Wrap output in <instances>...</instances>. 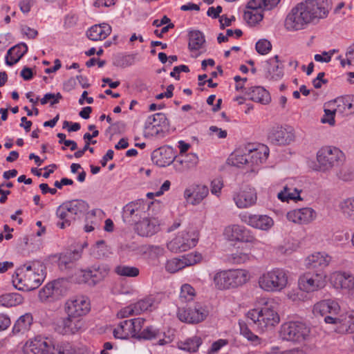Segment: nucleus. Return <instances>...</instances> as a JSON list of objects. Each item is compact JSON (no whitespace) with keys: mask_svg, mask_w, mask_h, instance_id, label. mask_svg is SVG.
Listing matches in <instances>:
<instances>
[{"mask_svg":"<svg viewBox=\"0 0 354 354\" xmlns=\"http://www.w3.org/2000/svg\"><path fill=\"white\" fill-rule=\"evenodd\" d=\"M328 0H306L294 7L287 15L285 26L289 30L304 29L310 23L327 17Z\"/></svg>","mask_w":354,"mask_h":354,"instance_id":"1","label":"nucleus"},{"mask_svg":"<svg viewBox=\"0 0 354 354\" xmlns=\"http://www.w3.org/2000/svg\"><path fill=\"white\" fill-rule=\"evenodd\" d=\"M46 277V267L39 261L28 262L21 266L16 271V279L19 290L30 291L37 288Z\"/></svg>","mask_w":354,"mask_h":354,"instance_id":"2","label":"nucleus"},{"mask_svg":"<svg viewBox=\"0 0 354 354\" xmlns=\"http://www.w3.org/2000/svg\"><path fill=\"white\" fill-rule=\"evenodd\" d=\"M277 306L274 299H268L260 309L249 310L246 315L247 317L261 332L272 328L280 322Z\"/></svg>","mask_w":354,"mask_h":354,"instance_id":"3","label":"nucleus"},{"mask_svg":"<svg viewBox=\"0 0 354 354\" xmlns=\"http://www.w3.org/2000/svg\"><path fill=\"white\" fill-rule=\"evenodd\" d=\"M88 203L81 199L65 201L56 209V216L59 218L57 226L64 229L71 225L77 219H80L88 212Z\"/></svg>","mask_w":354,"mask_h":354,"instance_id":"4","label":"nucleus"},{"mask_svg":"<svg viewBox=\"0 0 354 354\" xmlns=\"http://www.w3.org/2000/svg\"><path fill=\"white\" fill-rule=\"evenodd\" d=\"M250 279L249 271L244 269L220 270L213 277V282L218 290L236 288L245 284Z\"/></svg>","mask_w":354,"mask_h":354,"instance_id":"5","label":"nucleus"},{"mask_svg":"<svg viewBox=\"0 0 354 354\" xmlns=\"http://www.w3.org/2000/svg\"><path fill=\"white\" fill-rule=\"evenodd\" d=\"M258 286L268 292H279L284 290L289 283L288 271L275 268L262 273L258 278Z\"/></svg>","mask_w":354,"mask_h":354,"instance_id":"6","label":"nucleus"},{"mask_svg":"<svg viewBox=\"0 0 354 354\" xmlns=\"http://www.w3.org/2000/svg\"><path fill=\"white\" fill-rule=\"evenodd\" d=\"M345 155L342 150L334 146H323L316 153L317 166L316 171L328 173L341 166L345 161Z\"/></svg>","mask_w":354,"mask_h":354,"instance_id":"7","label":"nucleus"},{"mask_svg":"<svg viewBox=\"0 0 354 354\" xmlns=\"http://www.w3.org/2000/svg\"><path fill=\"white\" fill-rule=\"evenodd\" d=\"M161 211L159 201L148 203L142 199L136 200L127 204L123 207L122 218L129 224H136L143 217L147 216L148 212Z\"/></svg>","mask_w":354,"mask_h":354,"instance_id":"8","label":"nucleus"},{"mask_svg":"<svg viewBox=\"0 0 354 354\" xmlns=\"http://www.w3.org/2000/svg\"><path fill=\"white\" fill-rule=\"evenodd\" d=\"M310 333V328L302 321H289L280 326L279 337L281 339L295 343L306 340Z\"/></svg>","mask_w":354,"mask_h":354,"instance_id":"9","label":"nucleus"},{"mask_svg":"<svg viewBox=\"0 0 354 354\" xmlns=\"http://www.w3.org/2000/svg\"><path fill=\"white\" fill-rule=\"evenodd\" d=\"M91 301L85 295H79L70 297L63 306L65 314H70L83 319L91 311Z\"/></svg>","mask_w":354,"mask_h":354,"instance_id":"10","label":"nucleus"},{"mask_svg":"<svg viewBox=\"0 0 354 354\" xmlns=\"http://www.w3.org/2000/svg\"><path fill=\"white\" fill-rule=\"evenodd\" d=\"M339 310L340 306L336 300L325 299L314 305L313 313L315 316H325L324 321L326 324H337L340 323V318L335 316Z\"/></svg>","mask_w":354,"mask_h":354,"instance_id":"11","label":"nucleus"},{"mask_svg":"<svg viewBox=\"0 0 354 354\" xmlns=\"http://www.w3.org/2000/svg\"><path fill=\"white\" fill-rule=\"evenodd\" d=\"M326 279L324 272H308L299 278V287L301 290L306 292L317 291L326 286Z\"/></svg>","mask_w":354,"mask_h":354,"instance_id":"12","label":"nucleus"},{"mask_svg":"<svg viewBox=\"0 0 354 354\" xmlns=\"http://www.w3.org/2000/svg\"><path fill=\"white\" fill-rule=\"evenodd\" d=\"M145 319L143 318H135L120 322L113 330V335L118 339H127L133 337L139 334Z\"/></svg>","mask_w":354,"mask_h":354,"instance_id":"13","label":"nucleus"},{"mask_svg":"<svg viewBox=\"0 0 354 354\" xmlns=\"http://www.w3.org/2000/svg\"><path fill=\"white\" fill-rule=\"evenodd\" d=\"M332 285L354 299V276L350 272L336 271L330 277Z\"/></svg>","mask_w":354,"mask_h":354,"instance_id":"14","label":"nucleus"},{"mask_svg":"<svg viewBox=\"0 0 354 354\" xmlns=\"http://www.w3.org/2000/svg\"><path fill=\"white\" fill-rule=\"evenodd\" d=\"M208 314L209 310L207 307L198 303L188 308H178L177 312V316L181 322L189 324L199 323L203 321Z\"/></svg>","mask_w":354,"mask_h":354,"instance_id":"15","label":"nucleus"},{"mask_svg":"<svg viewBox=\"0 0 354 354\" xmlns=\"http://www.w3.org/2000/svg\"><path fill=\"white\" fill-rule=\"evenodd\" d=\"M160 212H148L147 216L143 217L136 224V230L142 236H149L159 230L160 221L158 214Z\"/></svg>","mask_w":354,"mask_h":354,"instance_id":"16","label":"nucleus"},{"mask_svg":"<svg viewBox=\"0 0 354 354\" xmlns=\"http://www.w3.org/2000/svg\"><path fill=\"white\" fill-rule=\"evenodd\" d=\"M85 322L81 317L66 314L56 326L55 330L62 335H74L80 332L84 328Z\"/></svg>","mask_w":354,"mask_h":354,"instance_id":"17","label":"nucleus"},{"mask_svg":"<svg viewBox=\"0 0 354 354\" xmlns=\"http://www.w3.org/2000/svg\"><path fill=\"white\" fill-rule=\"evenodd\" d=\"M223 235L228 241L252 243L254 238L244 227L239 225H232L226 227Z\"/></svg>","mask_w":354,"mask_h":354,"instance_id":"18","label":"nucleus"},{"mask_svg":"<svg viewBox=\"0 0 354 354\" xmlns=\"http://www.w3.org/2000/svg\"><path fill=\"white\" fill-rule=\"evenodd\" d=\"M232 199L238 208L246 209L256 204L257 195L254 188L247 187L234 192Z\"/></svg>","mask_w":354,"mask_h":354,"instance_id":"19","label":"nucleus"},{"mask_svg":"<svg viewBox=\"0 0 354 354\" xmlns=\"http://www.w3.org/2000/svg\"><path fill=\"white\" fill-rule=\"evenodd\" d=\"M240 218L247 225L261 230H268L274 224L272 218L267 215L244 213L240 214Z\"/></svg>","mask_w":354,"mask_h":354,"instance_id":"20","label":"nucleus"},{"mask_svg":"<svg viewBox=\"0 0 354 354\" xmlns=\"http://www.w3.org/2000/svg\"><path fill=\"white\" fill-rule=\"evenodd\" d=\"M316 212L311 207L291 210L287 214L288 221L298 224H308L316 218Z\"/></svg>","mask_w":354,"mask_h":354,"instance_id":"21","label":"nucleus"},{"mask_svg":"<svg viewBox=\"0 0 354 354\" xmlns=\"http://www.w3.org/2000/svg\"><path fill=\"white\" fill-rule=\"evenodd\" d=\"M331 257L324 252H314L305 259V266L308 269H316L317 272H324L331 261Z\"/></svg>","mask_w":354,"mask_h":354,"instance_id":"22","label":"nucleus"},{"mask_svg":"<svg viewBox=\"0 0 354 354\" xmlns=\"http://www.w3.org/2000/svg\"><path fill=\"white\" fill-rule=\"evenodd\" d=\"M209 189L205 185H192L184 192L185 200L193 205H198L208 195Z\"/></svg>","mask_w":354,"mask_h":354,"instance_id":"23","label":"nucleus"},{"mask_svg":"<svg viewBox=\"0 0 354 354\" xmlns=\"http://www.w3.org/2000/svg\"><path fill=\"white\" fill-rule=\"evenodd\" d=\"M268 139L278 145H288L295 139V135L292 130H288L282 127H273L268 134Z\"/></svg>","mask_w":354,"mask_h":354,"instance_id":"24","label":"nucleus"},{"mask_svg":"<svg viewBox=\"0 0 354 354\" xmlns=\"http://www.w3.org/2000/svg\"><path fill=\"white\" fill-rule=\"evenodd\" d=\"M49 340L40 336L29 339L24 345L23 354H48Z\"/></svg>","mask_w":354,"mask_h":354,"instance_id":"25","label":"nucleus"},{"mask_svg":"<svg viewBox=\"0 0 354 354\" xmlns=\"http://www.w3.org/2000/svg\"><path fill=\"white\" fill-rule=\"evenodd\" d=\"M328 106L336 109L337 114L348 115L354 113V95L337 97L328 102Z\"/></svg>","mask_w":354,"mask_h":354,"instance_id":"26","label":"nucleus"},{"mask_svg":"<svg viewBox=\"0 0 354 354\" xmlns=\"http://www.w3.org/2000/svg\"><path fill=\"white\" fill-rule=\"evenodd\" d=\"M133 248V258L153 259L163 254V248L158 245H138Z\"/></svg>","mask_w":354,"mask_h":354,"instance_id":"27","label":"nucleus"},{"mask_svg":"<svg viewBox=\"0 0 354 354\" xmlns=\"http://www.w3.org/2000/svg\"><path fill=\"white\" fill-rule=\"evenodd\" d=\"M85 245H72L66 252L62 253L59 258V265L66 268L82 257Z\"/></svg>","mask_w":354,"mask_h":354,"instance_id":"28","label":"nucleus"},{"mask_svg":"<svg viewBox=\"0 0 354 354\" xmlns=\"http://www.w3.org/2000/svg\"><path fill=\"white\" fill-rule=\"evenodd\" d=\"M153 162L163 167L169 165L174 160L171 147L160 148L155 150L151 155Z\"/></svg>","mask_w":354,"mask_h":354,"instance_id":"29","label":"nucleus"},{"mask_svg":"<svg viewBox=\"0 0 354 354\" xmlns=\"http://www.w3.org/2000/svg\"><path fill=\"white\" fill-rule=\"evenodd\" d=\"M111 32V27L105 23L93 26L86 32L88 38L92 41L105 39Z\"/></svg>","mask_w":354,"mask_h":354,"instance_id":"30","label":"nucleus"},{"mask_svg":"<svg viewBox=\"0 0 354 354\" xmlns=\"http://www.w3.org/2000/svg\"><path fill=\"white\" fill-rule=\"evenodd\" d=\"M160 303L159 295L147 296L134 304L137 314L156 309Z\"/></svg>","mask_w":354,"mask_h":354,"instance_id":"31","label":"nucleus"},{"mask_svg":"<svg viewBox=\"0 0 354 354\" xmlns=\"http://www.w3.org/2000/svg\"><path fill=\"white\" fill-rule=\"evenodd\" d=\"M250 100L263 104H268L271 97L270 93L262 86H252L245 92Z\"/></svg>","mask_w":354,"mask_h":354,"instance_id":"32","label":"nucleus"},{"mask_svg":"<svg viewBox=\"0 0 354 354\" xmlns=\"http://www.w3.org/2000/svg\"><path fill=\"white\" fill-rule=\"evenodd\" d=\"M28 46L26 44L21 43L10 48L6 55V64L8 66H12L17 63L21 58L27 53Z\"/></svg>","mask_w":354,"mask_h":354,"instance_id":"33","label":"nucleus"},{"mask_svg":"<svg viewBox=\"0 0 354 354\" xmlns=\"http://www.w3.org/2000/svg\"><path fill=\"white\" fill-rule=\"evenodd\" d=\"M250 258V252L249 249L243 246H237L233 248L231 253L227 254V260L232 263H243L249 260Z\"/></svg>","mask_w":354,"mask_h":354,"instance_id":"34","label":"nucleus"},{"mask_svg":"<svg viewBox=\"0 0 354 354\" xmlns=\"http://www.w3.org/2000/svg\"><path fill=\"white\" fill-rule=\"evenodd\" d=\"M267 77L273 80H278L283 75V66L279 63L278 55L269 59L267 62Z\"/></svg>","mask_w":354,"mask_h":354,"instance_id":"35","label":"nucleus"},{"mask_svg":"<svg viewBox=\"0 0 354 354\" xmlns=\"http://www.w3.org/2000/svg\"><path fill=\"white\" fill-rule=\"evenodd\" d=\"M109 268L108 266L95 265L90 268L89 286H95L103 281L109 274Z\"/></svg>","mask_w":354,"mask_h":354,"instance_id":"36","label":"nucleus"},{"mask_svg":"<svg viewBox=\"0 0 354 354\" xmlns=\"http://www.w3.org/2000/svg\"><path fill=\"white\" fill-rule=\"evenodd\" d=\"M269 155V149L267 146L261 145L257 149H250L248 156L251 165L264 162Z\"/></svg>","mask_w":354,"mask_h":354,"instance_id":"37","label":"nucleus"},{"mask_svg":"<svg viewBox=\"0 0 354 354\" xmlns=\"http://www.w3.org/2000/svg\"><path fill=\"white\" fill-rule=\"evenodd\" d=\"M337 207L346 218L354 221V196L340 200Z\"/></svg>","mask_w":354,"mask_h":354,"instance_id":"38","label":"nucleus"},{"mask_svg":"<svg viewBox=\"0 0 354 354\" xmlns=\"http://www.w3.org/2000/svg\"><path fill=\"white\" fill-rule=\"evenodd\" d=\"M203 340L201 337L194 335L193 337L187 338L183 341L178 342V348L180 350L189 352L195 353L198 350V348L202 344Z\"/></svg>","mask_w":354,"mask_h":354,"instance_id":"39","label":"nucleus"},{"mask_svg":"<svg viewBox=\"0 0 354 354\" xmlns=\"http://www.w3.org/2000/svg\"><path fill=\"white\" fill-rule=\"evenodd\" d=\"M205 40L203 34L194 30L189 32V48L192 52L198 51L204 47Z\"/></svg>","mask_w":354,"mask_h":354,"instance_id":"40","label":"nucleus"},{"mask_svg":"<svg viewBox=\"0 0 354 354\" xmlns=\"http://www.w3.org/2000/svg\"><path fill=\"white\" fill-rule=\"evenodd\" d=\"M301 190L297 188L292 187L290 185H286L283 187V190L281 191L278 194L277 197L281 201H287L288 202L290 200L293 201H300L301 200L300 197Z\"/></svg>","mask_w":354,"mask_h":354,"instance_id":"41","label":"nucleus"},{"mask_svg":"<svg viewBox=\"0 0 354 354\" xmlns=\"http://www.w3.org/2000/svg\"><path fill=\"white\" fill-rule=\"evenodd\" d=\"M54 299H59L65 296L69 289V283L66 279H59L51 282Z\"/></svg>","mask_w":354,"mask_h":354,"instance_id":"42","label":"nucleus"},{"mask_svg":"<svg viewBox=\"0 0 354 354\" xmlns=\"http://www.w3.org/2000/svg\"><path fill=\"white\" fill-rule=\"evenodd\" d=\"M90 245L88 250L90 255L95 259H102L109 257L112 254L109 245Z\"/></svg>","mask_w":354,"mask_h":354,"instance_id":"43","label":"nucleus"},{"mask_svg":"<svg viewBox=\"0 0 354 354\" xmlns=\"http://www.w3.org/2000/svg\"><path fill=\"white\" fill-rule=\"evenodd\" d=\"M22 296L17 293H7L0 296V306L12 307L21 304L23 302Z\"/></svg>","mask_w":354,"mask_h":354,"instance_id":"44","label":"nucleus"},{"mask_svg":"<svg viewBox=\"0 0 354 354\" xmlns=\"http://www.w3.org/2000/svg\"><path fill=\"white\" fill-rule=\"evenodd\" d=\"M32 323V317L30 313L21 315L16 322L13 327L15 333L25 332L28 330Z\"/></svg>","mask_w":354,"mask_h":354,"instance_id":"45","label":"nucleus"},{"mask_svg":"<svg viewBox=\"0 0 354 354\" xmlns=\"http://www.w3.org/2000/svg\"><path fill=\"white\" fill-rule=\"evenodd\" d=\"M261 8H248L245 11L243 18L250 26H254L263 19Z\"/></svg>","mask_w":354,"mask_h":354,"instance_id":"46","label":"nucleus"},{"mask_svg":"<svg viewBox=\"0 0 354 354\" xmlns=\"http://www.w3.org/2000/svg\"><path fill=\"white\" fill-rule=\"evenodd\" d=\"M195 297L196 290L190 284L184 283L181 286L178 297L180 302L183 304L190 302Z\"/></svg>","mask_w":354,"mask_h":354,"instance_id":"47","label":"nucleus"},{"mask_svg":"<svg viewBox=\"0 0 354 354\" xmlns=\"http://www.w3.org/2000/svg\"><path fill=\"white\" fill-rule=\"evenodd\" d=\"M280 0H250L247 8H261L262 10H271L278 5Z\"/></svg>","mask_w":354,"mask_h":354,"instance_id":"48","label":"nucleus"},{"mask_svg":"<svg viewBox=\"0 0 354 354\" xmlns=\"http://www.w3.org/2000/svg\"><path fill=\"white\" fill-rule=\"evenodd\" d=\"M48 354H71V345L67 342L53 344L49 341Z\"/></svg>","mask_w":354,"mask_h":354,"instance_id":"49","label":"nucleus"},{"mask_svg":"<svg viewBox=\"0 0 354 354\" xmlns=\"http://www.w3.org/2000/svg\"><path fill=\"white\" fill-rule=\"evenodd\" d=\"M337 114L336 109L328 106V102L324 104V115L321 119L323 124L328 123L330 126H334L335 124V115Z\"/></svg>","mask_w":354,"mask_h":354,"instance_id":"50","label":"nucleus"},{"mask_svg":"<svg viewBox=\"0 0 354 354\" xmlns=\"http://www.w3.org/2000/svg\"><path fill=\"white\" fill-rule=\"evenodd\" d=\"M185 267L196 264L203 259V254L198 252H192L181 257Z\"/></svg>","mask_w":354,"mask_h":354,"instance_id":"51","label":"nucleus"},{"mask_svg":"<svg viewBox=\"0 0 354 354\" xmlns=\"http://www.w3.org/2000/svg\"><path fill=\"white\" fill-rule=\"evenodd\" d=\"M184 268H185L184 261L182 259L178 258H174L167 261L165 266L166 270L170 273H175Z\"/></svg>","mask_w":354,"mask_h":354,"instance_id":"52","label":"nucleus"},{"mask_svg":"<svg viewBox=\"0 0 354 354\" xmlns=\"http://www.w3.org/2000/svg\"><path fill=\"white\" fill-rule=\"evenodd\" d=\"M342 322V330L348 333H354V311L348 313L343 319H340V323Z\"/></svg>","mask_w":354,"mask_h":354,"instance_id":"53","label":"nucleus"},{"mask_svg":"<svg viewBox=\"0 0 354 354\" xmlns=\"http://www.w3.org/2000/svg\"><path fill=\"white\" fill-rule=\"evenodd\" d=\"M161 333L160 330L153 326H148L143 329L142 331L140 330L138 337L145 339H153L160 337Z\"/></svg>","mask_w":354,"mask_h":354,"instance_id":"54","label":"nucleus"},{"mask_svg":"<svg viewBox=\"0 0 354 354\" xmlns=\"http://www.w3.org/2000/svg\"><path fill=\"white\" fill-rule=\"evenodd\" d=\"M115 270L120 276L133 277L139 274V270L137 268L127 266H118Z\"/></svg>","mask_w":354,"mask_h":354,"instance_id":"55","label":"nucleus"},{"mask_svg":"<svg viewBox=\"0 0 354 354\" xmlns=\"http://www.w3.org/2000/svg\"><path fill=\"white\" fill-rule=\"evenodd\" d=\"M72 280L77 283H88L90 281V268L88 270H80L75 272Z\"/></svg>","mask_w":354,"mask_h":354,"instance_id":"56","label":"nucleus"},{"mask_svg":"<svg viewBox=\"0 0 354 354\" xmlns=\"http://www.w3.org/2000/svg\"><path fill=\"white\" fill-rule=\"evenodd\" d=\"M241 334L243 335L249 341L253 342L255 344H260L259 337L254 335L247 326V325L243 322H239Z\"/></svg>","mask_w":354,"mask_h":354,"instance_id":"57","label":"nucleus"},{"mask_svg":"<svg viewBox=\"0 0 354 354\" xmlns=\"http://www.w3.org/2000/svg\"><path fill=\"white\" fill-rule=\"evenodd\" d=\"M337 178L344 181H350L354 180V169L343 167H341L336 174Z\"/></svg>","mask_w":354,"mask_h":354,"instance_id":"58","label":"nucleus"},{"mask_svg":"<svg viewBox=\"0 0 354 354\" xmlns=\"http://www.w3.org/2000/svg\"><path fill=\"white\" fill-rule=\"evenodd\" d=\"M255 48L260 55H267L272 50V44L268 39H261L256 43Z\"/></svg>","mask_w":354,"mask_h":354,"instance_id":"59","label":"nucleus"},{"mask_svg":"<svg viewBox=\"0 0 354 354\" xmlns=\"http://www.w3.org/2000/svg\"><path fill=\"white\" fill-rule=\"evenodd\" d=\"M232 165L240 167L244 165H250L249 158L248 154H241L239 151H236L232 157Z\"/></svg>","mask_w":354,"mask_h":354,"instance_id":"60","label":"nucleus"},{"mask_svg":"<svg viewBox=\"0 0 354 354\" xmlns=\"http://www.w3.org/2000/svg\"><path fill=\"white\" fill-rule=\"evenodd\" d=\"M38 296L41 301H46L50 298L54 299L53 290L51 282L48 283L39 290Z\"/></svg>","mask_w":354,"mask_h":354,"instance_id":"61","label":"nucleus"},{"mask_svg":"<svg viewBox=\"0 0 354 354\" xmlns=\"http://www.w3.org/2000/svg\"><path fill=\"white\" fill-rule=\"evenodd\" d=\"M62 99V95L60 93H48L44 95V96L40 100L41 104H46L50 103L51 106L59 103V100Z\"/></svg>","mask_w":354,"mask_h":354,"instance_id":"62","label":"nucleus"},{"mask_svg":"<svg viewBox=\"0 0 354 354\" xmlns=\"http://www.w3.org/2000/svg\"><path fill=\"white\" fill-rule=\"evenodd\" d=\"M138 245H120L118 250V252L122 259H131L133 258V246H138Z\"/></svg>","mask_w":354,"mask_h":354,"instance_id":"63","label":"nucleus"},{"mask_svg":"<svg viewBox=\"0 0 354 354\" xmlns=\"http://www.w3.org/2000/svg\"><path fill=\"white\" fill-rule=\"evenodd\" d=\"M228 344L227 340L219 339L212 343L211 347L208 349L207 354H215L218 353L221 348Z\"/></svg>","mask_w":354,"mask_h":354,"instance_id":"64","label":"nucleus"}]
</instances>
